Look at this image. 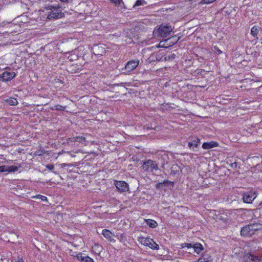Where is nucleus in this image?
Wrapping results in <instances>:
<instances>
[{
    "instance_id": "58836bf2",
    "label": "nucleus",
    "mask_w": 262,
    "mask_h": 262,
    "mask_svg": "<svg viewBox=\"0 0 262 262\" xmlns=\"http://www.w3.org/2000/svg\"><path fill=\"white\" fill-rule=\"evenodd\" d=\"M42 196L43 198L46 199V196Z\"/></svg>"
},
{
    "instance_id": "20e7f679",
    "label": "nucleus",
    "mask_w": 262,
    "mask_h": 262,
    "mask_svg": "<svg viewBox=\"0 0 262 262\" xmlns=\"http://www.w3.org/2000/svg\"><path fill=\"white\" fill-rule=\"evenodd\" d=\"M142 168L146 172H152L154 170H158V166L156 162L152 160H148L143 162Z\"/></svg>"
},
{
    "instance_id": "f257e3e1",
    "label": "nucleus",
    "mask_w": 262,
    "mask_h": 262,
    "mask_svg": "<svg viewBox=\"0 0 262 262\" xmlns=\"http://www.w3.org/2000/svg\"><path fill=\"white\" fill-rule=\"evenodd\" d=\"M172 31L171 26L161 25L158 29H155L153 32L155 37L166 38L170 35Z\"/></svg>"
},
{
    "instance_id": "cd10ccee",
    "label": "nucleus",
    "mask_w": 262,
    "mask_h": 262,
    "mask_svg": "<svg viewBox=\"0 0 262 262\" xmlns=\"http://www.w3.org/2000/svg\"><path fill=\"white\" fill-rule=\"evenodd\" d=\"M182 246L183 248H185V247H187L188 248H192L193 244H190H190L189 243H184L182 245Z\"/></svg>"
},
{
    "instance_id": "ea45409f",
    "label": "nucleus",
    "mask_w": 262,
    "mask_h": 262,
    "mask_svg": "<svg viewBox=\"0 0 262 262\" xmlns=\"http://www.w3.org/2000/svg\"><path fill=\"white\" fill-rule=\"evenodd\" d=\"M260 205H262V202L260 204Z\"/></svg>"
},
{
    "instance_id": "9b49d317",
    "label": "nucleus",
    "mask_w": 262,
    "mask_h": 262,
    "mask_svg": "<svg viewBox=\"0 0 262 262\" xmlns=\"http://www.w3.org/2000/svg\"><path fill=\"white\" fill-rule=\"evenodd\" d=\"M94 54L97 55H102L105 53V49L101 45H95L92 49Z\"/></svg>"
},
{
    "instance_id": "473e14b6",
    "label": "nucleus",
    "mask_w": 262,
    "mask_h": 262,
    "mask_svg": "<svg viewBox=\"0 0 262 262\" xmlns=\"http://www.w3.org/2000/svg\"><path fill=\"white\" fill-rule=\"evenodd\" d=\"M117 236H119V237H118L119 239H120V240H123L124 237H125V235L124 234H120L119 235L118 234H117Z\"/></svg>"
},
{
    "instance_id": "f704fd0d",
    "label": "nucleus",
    "mask_w": 262,
    "mask_h": 262,
    "mask_svg": "<svg viewBox=\"0 0 262 262\" xmlns=\"http://www.w3.org/2000/svg\"><path fill=\"white\" fill-rule=\"evenodd\" d=\"M60 1L63 3H67V2H68L69 0H60Z\"/></svg>"
},
{
    "instance_id": "f3484780",
    "label": "nucleus",
    "mask_w": 262,
    "mask_h": 262,
    "mask_svg": "<svg viewBox=\"0 0 262 262\" xmlns=\"http://www.w3.org/2000/svg\"><path fill=\"white\" fill-rule=\"evenodd\" d=\"M103 235L107 239L110 241H112L111 237L113 235V233L108 230L103 229L102 232Z\"/></svg>"
},
{
    "instance_id": "dca6fc26",
    "label": "nucleus",
    "mask_w": 262,
    "mask_h": 262,
    "mask_svg": "<svg viewBox=\"0 0 262 262\" xmlns=\"http://www.w3.org/2000/svg\"><path fill=\"white\" fill-rule=\"evenodd\" d=\"M192 248H193L194 252L198 254H199L203 250V246L200 243H195L193 244Z\"/></svg>"
},
{
    "instance_id": "f8f14e48",
    "label": "nucleus",
    "mask_w": 262,
    "mask_h": 262,
    "mask_svg": "<svg viewBox=\"0 0 262 262\" xmlns=\"http://www.w3.org/2000/svg\"><path fill=\"white\" fill-rule=\"evenodd\" d=\"M77 258L79 260L82 262H94V260L92 258L81 253L78 254L77 255Z\"/></svg>"
},
{
    "instance_id": "7c9ffc66",
    "label": "nucleus",
    "mask_w": 262,
    "mask_h": 262,
    "mask_svg": "<svg viewBox=\"0 0 262 262\" xmlns=\"http://www.w3.org/2000/svg\"><path fill=\"white\" fill-rule=\"evenodd\" d=\"M68 142H69V143L76 142L75 137H71V138H69L68 139Z\"/></svg>"
},
{
    "instance_id": "6ab92c4d",
    "label": "nucleus",
    "mask_w": 262,
    "mask_h": 262,
    "mask_svg": "<svg viewBox=\"0 0 262 262\" xmlns=\"http://www.w3.org/2000/svg\"><path fill=\"white\" fill-rule=\"evenodd\" d=\"M6 101L8 103V104L15 106L18 104V101L16 98H11L6 100Z\"/></svg>"
},
{
    "instance_id": "f03ea898",
    "label": "nucleus",
    "mask_w": 262,
    "mask_h": 262,
    "mask_svg": "<svg viewBox=\"0 0 262 262\" xmlns=\"http://www.w3.org/2000/svg\"><path fill=\"white\" fill-rule=\"evenodd\" d=\"M48 10H52L49 12L47 16V18L49 20H54L60 18L64 16V13L61 11H58L55 7L49 6L48 7Z\"/></svg>"
},
{
    "instance_id": "9d476101",
    "label": "nucleus",
    "mask_w": 262,
    "mask_h": 262,
    "mask_svg": "<svg viewBox=\"0 0 262 262\" xmlns=\"http://www.w3.org/2000/svg\"><path fill=\"white\" fill-rule=\"evenodd\" d=\"M139 64V60H132L128 61L124 68V69L128 72L134 70Z\"/></svg>"
},
{
    "instance_id": "4468645a",
    "label": "nucleus",
    "mask_w": 262,
    "mask_h": 262,
    "mask_svg": "<svg viewBox=\"0 0 262 262\" xmlns=\"http://www.w3.org/2000/svg\"><path fill=\"white\" fill-rule=\"evenodd\" d=\"M200 142V139L197 137H195L191 142H189L188 143V146L190 148H192L194 150V148H197L198 147Z\"/></svg>"
},
{
    "instance_id": "412c9836",
    "label": "nucleus",
    "mask_w": 262,
    "mask_h": 262,
    "mask_svg": "<svg viewBox=\"0 0 262 262\" xmlns=\"http://www.w3.org/2000/svg\"><path fill=\"white\" fill-rule=\"evenodd\" d=\"M252 227V228L253 229V231L255 232V231H257L262 228V225L258 223H255L250 225Z\"/></svg>"
},
{
    "instance_id": "aec40b11",
    "label": "nucleus",
    "mask_w": 262,
    "mask_h": 262,
    "mask_svg": "<svg viewBox=\"0 0 262 262\" xmlns=\"http://www.w3.org/2000/svg\"><path fill=\"white\" fill-rule=\"evenodd\" d=\"M258 31L259 28L257 26H254L251 29V34L254 37H255L257 36Z\"/></svg>"
},
{
    "instance_id": "0eeeda50",
    "label": "nucleus",
    "mask_w": 262,
    "mask_h": 262,
    "mask_svg": "<svg viewBox=\"0 0 262 262\" xmlns=\"http://www.w3.org/2000/svg\"><path fill=\"white\" fill-rule=\"evenodd\" d=\"M256 193L255 192L249 191L245 193L243 195V199L244 202L246 203H251L256 198Z\"/></svg>"
},
{
    "instance_id": "39448f33",
    "label": "nucleus",
    "mask_w": 262,
    "mask_h": 262,
    "mask_svg": "<svg viewBox=\"0 0 262 262\" xmlns=\"http://www.w3.org/2000/svg\"><path fill=\"white\" fill-rule=\"evenodd\" d=\"M16 76V74L14 72H4L0 76V81H9Z\"/></svg>"
},
{
    "instance_id": "7ed1b4c3",
    "label": "nucleus",
    "mask_w": 262,
    "mask_h": 262,
    "mask_svg": "<svg viewBox=\"0 0 262 262\" xmlns=\"http://www.w3.org/2000/svg\"><path fill=\"white\" fill-rule=\"evenodd\" d=\"M138 242L142 245L149 247L153 250H158L159 246L152 239L150 238H145L144 237H139L138 239Z\"/></svg>"
},
{
    "instance_id": "393cba45",
    "label": "nucleus",
    "mask_w": 262,
    "mask_h": 262,
    "mask_svg": "<svg viewBox=\"0 0 262 262\" xmlns=\"http://www.w3.org/2000/svg\"><path fill=\"white\" fill-rule=\"evenodd\" d=\"M76 142L83 143L85 141V137L83 136H76L75 137Z\"/></svg>"
},
{
    "instance_id": "4be33fe9",
    "label": "nucleus",
    "mask_w": 262,
    "mask_h": 262,
    "mask_svg": "<svg viewBox=\"0 0 262 262\" xmlns=\"http://www.w3.org/2000/svg\"><path fill=\"white\" fill-rule=\"evenodd\" d=\"M146 2L144 0H137L135 5L133 6V8L136 7L142 6L146 4Z\"/></svg>"
},
{
    "instance_id": "423d86ee",
    "label": "nucleus",
    "mask_w": 262,
    "mask_h": 262,
    "mask_svg": "<svg viewBox=\"0 0 262 262\" xmlns=\"http://www.w3.org/2000/svg\"><path fill=\"white\" fill-rule=\"evenodd\" d=\"M244 262H262V257L246 254L243 257Z\"/></svg>"
},
{
    "instance_id": "ddd939ff",
    "label": "nucleus",
    "mask_w": 262,
    "mask_h": 262,
    "mask_svg": "<svg viewBox=\"0 0 262 262\" xmlns=\"http://www.w3.org/2000/svg\"><path fill=\"white\" fill-rule=\"evenodd\" d=\"M218 146V143L216 142L211 141L210 142H205L202 145V148L204 149H208Z\"/></svg>"
},
{
    "instance_id": "c85d7f7f",
    "label": "nucleus",
    "mask_w": 262,
    "mask_h": 262,
    "mask_svg": "<svg viewBox=\"0 0 262 262\" xmlns=\"http://www.w3.org/2000/svg\"><path fill=\"white\" fill-rule=\"evenodd\" d=\"M216 0H202L201 3L202 4H208L214 2Z\"/></svg>"
},
{
    "instance_id": "1a4fd4ad",
    "label": "nucleus",
    "mask_w": 262,
    "mask_h": 262,
    "mask_svg": "<svg viewBox=\"0 0 262 262\" xmlns=\"http://www.w3.org/2000/svg\"><path fill=\"white\" fill-rule=\"evenodd\" d=\"M115 185L120 192H126L129 189L128 184L124 181H116Z\"/></svg>"
},
{
    "instance_id": "c9c22d12",
    "label": "nucleus",
    "mask_w": 262,
    "mask_h": 262,
    "mask_svg": "<svg viewBox=\"0 0 262 262\" xmlns=\"http://www.w3.org/2000/svg\"><path fill=\"white\" fill-rule=\"evenodd\" d=\"M125 262H133V261H131V260H128V261H126Z\"/></svg>"
},
{
    "instance_id": "a211bd4d",
    "label": "nucleus",
    "mask_w": 262,
    "mask_h": 262,
    "mask_svg": "<svg viewBox=\"0 0 262 262\" xmlns=\"http://www.w3.org/2000/svg\"><path fill=\"white\" fill-rule=\"evenodd\" d=\"M145 222L146 224L150 228H156L158 225L157 223L152 220H145Z\"/></svg>"
},
{
    "instance_id": "b1692460",
    "label": "nucleus",
    "mask_w": 262,
    "mask_h": 262,
    "mask_svg": "<svg viewBox=\"0 0 262 262\" xmlns=\"http://www.w3.org/2000/svg\"><path fill=\"white\" fill-rule=\"evenodd\" d=\"M180 39V37H177L176 36H172V37H170L168 38V39L166 40V41H168V40L172 39V41L171 42V43L173 45L174 43H177Z\"/></svg>"
},
{
    "instance_id": "6e6552de",
    "label": "nucleus",
    "mask_w": 262,
    "mask_h": 262,
    "mask_svg": "<svg viewBox=\"0 0 262 262\" xmlns=\"http://www.w3.org/2000/svg\"><path fill=\"white\" fill-rule=\"evenodd\" d=\"M254 234V232L250 225L243 227L241 231V234L243 236H251Z\"/></svg>"
},
{
    "instance_id": "bb28decb",
    "label": "nucleus",
    "mask_w": 262,
    "mask_h": 262,
    "mask_svg": "<svg viewBox=\"0 0 262 262\" xmlns=\"http://www.w3.org/2000/svg\"><path fill=\"white\" fill-rule=\"evenodd\" d=\"M8 166L2 165L0 166V172H8Z\"/></svg>"
},
{
    "instance_id": "c756f323",
    "label": "nucleus",
    "mask_w": 262,
    "mask_h": 262,
    "mask_svg": "<svg viewBox=\"0 0 262 262\" xmlns=\"http://www.w3.org/2000/svg\"><path fill=\"white\" fill-rule=\"evenodd\" d=\"M46 167L47 168H48V169H49L51 171H53V170L54 169V166L52 164H47L46 166Z\"/></svg>"
},
{
    "instance_id": "72a5a7b5",
    "label": "nucleus",
    "mask_w": 262,
    "mask_h": 262,
    "mask_svg": "<svg viewBox=\"0 0 262 262\" xmlns=\"http://www.w3.org/2000/svg\"><path fill=\"white\" fill-rule=\"evenodd\" d=\"M11 235H12V236H14V237H18V236L16 234H15V233H11Z\"/></svg>"
},
{
    "instance_id": "5701e85b",
    "label": "nucleus",
    "mask_w": 262,
    "mask_h": 262,
    "mask_svg": "<svg viewBox=\"0 0 262 262\" xmlns=\"http://www.w3.org/2000/svg\"><path fill=\"white\" fill-rule=\"evenodd\" d=\"M7 169L8 172H15L18 170V167L14 165L8 166Z\"/></svg>"
},
{
    "instance_id": "e433bc0d",
    "label": "nucleus",
    "mask_w": 262,
    "mask_h": 262,
    "mask_svg": "<svg viewBox=\"0 0 262 262\" xmlns=\"http://www.w3.org/2000/svg\"><path fill=\"white\" fill-rule=\"evenodd\" d=\"M16 262H24V261L23 260H20V261H16Z\"/></svg>"
},
{
    "instance_id": "a878e982",
    "label": "nucleus",
    "mask_w": 262,
    "mask_h": 262,
    "mask_svg": "<svg viewBox=\"0 0 262 262\" xmlns=\"http://www.w3.org/2000/svg\"><path fill=\"white\" fill-rule=\"evenodd\" d=\"M66 106H63L59 104H57L54 106V108H52V110H55L57 111H64L66 108Z\"/></svg>"
},
{
    "instance_id": "2eb2a0df",
    "label": "nucleus",
    "mask_w": 262,
    "mask_h": 262,
    "mask_svg": "<svg viewBox=\"0 0 262 262\" xmlns=\"http://www.w3.org/2000/svg\"><path fill=\"white\" fill-rule=\"evenodd\" d=\"M212 259L210 255L208 254L204 253L201 257H200L198 262H211Z\"/></svg>"
},
{
    "instance_id": "4c0bfd02",
    "label": "nucleus",
    "mask_w": 262,
    "mask_h": 262,
    "mask_svg": "<svg viewBox=\"0 0 262 262\" xmlns=\"http://www.w3.org/2000/svg\"><path fill=\"white\" fill-rule=\"evenodd\" d=\"M160 184H161L160 183H159V184H157V186H158V185H159Z\"/></svg>"
},
{
    "instance_id": "2f4dec72",
    "label": "nucleus",
    "mask_w": 262,
    "mask_h": 262,
    "mask_svg": "<svg viewBox=\"0 0 262 262\" xmlns=\"http://www.w3.org/2000/svg\"><path fill=\"white\" fill-rule=\"evenodd\" d=\"M237 167V163L235 162L231 164V167L233 169H236Z\"/></svg>"
}]
</instances>
